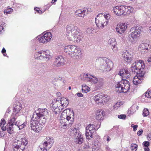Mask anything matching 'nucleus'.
Masks as SVG:
<instances>
[{
    "label": "nucleus",
    "mask_w": 151,
    "mask_h": 151,
    "mask_svg": "<svg viewBox=\"0 0 151 151\" xmlns=\"http://www.w3.org/2000/svg\"><path fill=\"white\" fill-rule=\"evenodd\" d=\"M48 114L47 109H42L41 112L34 113L30 121V126L32 130L36 133H39L44 127L46 122L47 115Z\"/></svg>",
    "instance_id": "nucleus-1"
},
{
    "label": "nucleus",
    "mask_w": 151,
    "mask_h": 151,
    "mask_svg": "<svg viewBox=\"0 0 151 151\" xmlns=\"http://www.w3.org/2000/svg\"><path fill=\"white\" fill-rule=\"evenodd\" d=\"M66 35L70 41L74 42H79L81 40V34L78 31V27L72 23L68 24Z\"/></svg>",
    "instance_id": "nucleus-2"
},
{
    "label": "nucleus",
    "mask_w": 151,
    "mask_h": 151,
    "mask_svg": "<svg viewBox=\"0 0 151 151\" xmlns=\"http://www.w3.org/2000/svg\"><path fill=\"white\" fill-rule=\"evenodd\" d=\"M96 61L98 63H101L100 65V69L103 72L109 71L114 66L113 62L106 58H99L96 59Z\"/></svg>",
    "instance_id": "nucleus-3"
},
{
    "label": "nucleus",
    "mask_w": 151,
    "mask_h": 151,
    "mask_svg": "<svg viewBox=\"0 0 151 151\" xmlns=\"http://www.w3.org/2000/svg\"><path fill=\"white\" fill-rule=\"evenodd\" d=\"M28 141L25 138L17 137L13 142V150L14 151H23Z\"/></svg>",
    "instance_id": "nucleus-4"
},
{
    "label": "nucleus",
    "mask_w": 151,
    "mask_h": 151,
    "mask_svg": "<svg viewBox=\"0 0 151 151\" xmlns=\"http://www.w3.org/2000/svg\"><path fill=\"white\" fill-rule=\"evenodd\" d=\"M142 31V27L139 25L136 26L131 28L130 33L127 37L128 42L131 44L134 42L140 36Z\"/></svg>",
    "instance_id": "nucleus-5"
},
{
    "label": "nucleus",
    "mask_w": 151,
    "mask_h": 151,
    "mask_svg": "<svg viewBox=\"0 0 151 151\" xmlns=\"http://www.w3.org/2000/svg\"><path fill=\"white\" fill-rule=\"evenodd\" d=\"M133 9L130 6H116L114 7V13L118 16H123L129 14Z\"/></svg>",
    "instance_id": "nucleus-6"
},
{
    "label": "nucleus",
    "mask_w": 151,
    "mask_h": 151,
    "mask_svg": "<svg viewBox=\"0 0 151 151\" xmlns=\"http://www.w3.org/2000/svg\"><path fill=\"white\" fill-rule=\"evenodd\" d=\"M64 52L69 55L74 59H78L80 58L81 54V51L77 49L75 45H68L64 47Z\"/></svg>",
    "instance_id": "nucleus-7"
},
{
    "label": "nucleus",
    "mask_w": 151,
    "mask_h": 151,
    "mask_svg": "<svg viewBox=\"0 0 151 151\" xmlns=\"http://www.w3.org/2000/svg\"><path fill=\"white\" fill-rule=\"evenodd\" d=\"M135 64L132 66L133 69L136 70L137 73L145 74L146 71L144 61L142 60H137L135 62Z\"/></svg>",
    "instance_id": "nucleus-8"
},
{
    "label": "nucleus",
    "mask_w": 151,
    "mask_h": 151,
    "mask_svg": "<svg viewBox=\"0 0 151 151\" xmlns=\"http://www.w3.org/2000/svg\"><path fill=\"white\" fill-rule=\"evenodd\" d=\"M108 21H106L104 18L102 14H99L95 18V22L98 27L99 29L103 28L106 25Z\"/></svg>",
    "instance_id": "nucleus-9"
},
{
    "label": "nucleus",
    "mask_w": 151,
    "mask_h": 151,
    "mask_svg": "<svg viewBox=\"0 0 151 151\" xmlns=\"http://www.w3.org/2000/svg\"><path fill=\"white\" fill-rule=\"evenodd\" d=\"M63 118H66L69 123L72 124L74 120L73 112L69 109H66L64 110L62 113Z\"/></svg>",
    "instance_id": "nucleus-10"
},
{
    "label": "nucleus",
    "mask_w": 151,
    "mask_h": 151,
    "mask_svg": "<svg viewBox=\"0 0 151 151\" xmlns=\"http://www.w3.org/2000/svg\"><path fill=\"white\" fill-rule=\"evenodd\" d=\"M61 107L60 100L54 99L51 105L52 109L53 112L56 114H59L62 110Z\"/></svg>",
    "instance_id": "nucleus-11"
},
{
    "label": "nucleus",
    "mask_w": 151,
    "mask_h": 151,
    "mask_svg": "<svg viewBox=\"0 0 151 151\" xmlns=\"http://www.w3.org/2000/svg\"><path fill=\"white\" fill-rule=\"evenodd\" d=\"M46 139L47 141L41 143L40 146L41 151H47L52 146L54 142V140L51 139L49 137H47Z\"/></svg>",
    "instance_id": "nucleus-12"
},
{
    "label": "nucleus",
    "mask_w": 151,
    "mask_h": 151,
    "mask_svg": "<svg viewBox=\"0 0 151 151\" xmlns=\"http://www.w3.org/2000/svg\"><path fill=\"white\" fill-rule=\"evenodd\" d=\"M52 37V35L50 32L45 33L42 36L39 37L37 40L40 42L42 43H47L49 42Z\"/></svg>",
    "instance_id": "nucleus-13"
},
{
    "label": "nucleus",
    "mask_w": 151,
    "mask_h": 151,
    "mask_svg": "<svg viewBox=\"0 0 151 151\" xmlns=\"http://www.w3.org/2000/svg\"><path fill=\"white\" fill-rule=\"evenodd\" d=\"M145 74L137 73L136 76L133 78V82L134 84L138 85L143 82Z\"/></svg>",
    "instance_id": "nucleus-14"
},
{
    "label": "nucleus",
    "mask_w": 151,
    "mask_h": 151,
    "mask_svg": "<svg viewBox=\"0 0 151 151\" xmlns=\"http://www.w3.org/2000/svg\"><path fill=\"white\" fill-rule=\"evenodd\" d=\"M127 25L128 24L125 23H122L117 24L116 28V31L120 34L124 33L127 29Z\"/></svg>",
    "instance_id": "nucleus-15"
},
{
    "label": "nucleus",
    "mask_w": 151,
    "mask_h": 151,
    "mask_svg": "<svg viewBox=\"0 0 151 151\" xmlns=\"http://www.w3.org/2000/svg\"><path fill=\"white\" fill-rule=\"evenodd\" d=\"M151 48V45L147 43H142L139 46V49L141 53L145 54L148 52Z\"/></svg>",
    "instance_id": "nucleus-16"
},
{
    "label": "nucleus",
    "mask_w": 151,
    "mask_h": 151,
    "mask_svg": "<svg viewBox=\"0 0 151 151\" xmlns=\"http://www.w3.org/2000/svg\"><path fill=\"white\" fill-rule=\"evenodd\" d=\"M64 58L62 56H60L56 58L53 64L56 67H59L63 65L64 64Z\"/></svg>",
    "instance_id": "nucleus-17"
},
{
    "label": "nucleus",
    "mask_w": 151,
    "mask_h": 151,
    "mask_svg": "<svg viewBox=\"0 0 151 151\" xmlns=\"http://www.w3.org/2000/svg\"><path fill=\"white\" fill-rule=\"evenodd\" d=\"M122 56L125 61L130 62L132 60L133 55L127 50L123 52Z\"/></svg>",
    "instance_id": "nucleus-18"
},
{
    "label": "nucleus",
    "mask_w": 151,
    "mask_h": 151,
    "mask_svg": "<svg viewBox=\"0 0 151 151\" xmlns=\"http://www.w3.org/2000/svg\"><path fill=\"white\" fill-rule=\"evenodd\" d=\"M119 74L124 79H128L130 76L129 72L127 69H122L119 71Z\"/></svg>",
    "instance_id": "nucleus-19"
},
{
    "label": "nucleus",
    "mask_w": 151,
    "mask_h": 151,
    "mask_svg": "<svg viewBox=\"0 0 151 151\" xmlns=\"http://www.w3.org/2000/svg\"><path fill=\"white\" fill-rule=\"evenodd\" d=\"M122 81L123 83L122 86L123 87V92L124 93H126L129 90L130 83L126 79H122Z\"/></svg>",
    "instance_id": "nucleus-20"
},
{
    "label": "nucleus",
    "mask_w": 151,
    "mask_h": 151,
    "mask_svg": "<svg viewBox=\"0 0 151 151\" xmlns=\"http://www.w3.org/2000/svg\"><path fill=\"white\" fill-rule=\"evenodd\" d=\"M69 121H67L66 118L63 117V116L61 115V119L60 120V124L63 127L64 129H66L67 126H68L70 124H71L69 123Z\"/></svg>",
    "instance_id": "nucleus-21"
},
{
    "label": "nucleus",
    "mask_w": 151,
    "mask_h": 151,
    "mask_svg": "<svg viewBox=\"0 0 151 151\" xmlns=\"http://www.w3.org/2000/svg\"><path fill=\"white\" fill-rule=\"evenodd\" d=\"M122 80L120 82H118L115 86V90L116 92L118 93H123V87L122 86Z\"/></svg>",
    "instance_id": "nucleus-22"
},
{
    "label": "nucleus",
    "mask_w": 151,
    "mask_h": 151,
    "mask_svg": "<svg viewBox=\"0 0 151 151\" xmlns=\"http://www.w3.org/2000/svg\"><path fill=\"white\" fill-rule=\"evenodd\" d=\"M96 119L97 120H103L105 115V112L102 110H98L96 112Z\"/></svg>",
    "instance_id": "nucleus-23"
},
{
    "label": "nucleus",
    "mask_w": 151,
    "mask_h": 151,
    "mask_svg": "<svg viewBox=\"0 0 151 151\" xmlns=\"http://www.w3.org/2000/svg\"><path fill=\"white\" fill-rule=\"evenodd\" d=\"M109 44L114 51L117 50V47L116 45V43L115 38L110 39L109 40Z\"/></svg>",
    "instance_id": "nucleus-24"
},
{
    "label": "nucleus",
    "mask_w": 151,
    "mask_h": 151,
    "mask_svg": "<svg viewBox=\"0 0 151 151\" xmlns=\"http://www.w3.org/2000/svg\"><path fill=\"white\" fill-rule=\"evenodd\" d=\"M83 141V136L81 133H78L77 137L74 139L75 142L76 144L81 145L82 144Z\"/></svg>",
    "instance_id": "nucleus-25"
},
{
    "label": "nucleus",
    "mask_w": 151,
    "mask_h": 151,
    "mask_svg": "<svg viewBox=\"0 0 151 151\" xmlns=\"http://www.w3.org/2000/svg\"><path fill=\"white\" fill-rule=\"evenodd\" d=\"M60 101L61 106L62 107L61 108H62V109L66 107L69 104L68 100L64 98H62Z\"/></svg>",
    "instance_id": "nucleus-26"
},
{
    "label": "nucleus",
    "mask_w": 151,
    "mask_h": 151,
    "mask_svg": "<svg viewBox=\"0 0 151 151\" xmlns=\"http://www.w3.org/2000/svg\"><path fill=\"white\" fill-rule=\"evenodd\" d=\"M42 55L43 60L45 58L47 60H48L51 58L50 52L48 50H47L45 51L42 50Z\"/></svg>",
    "instance_id": "nucleus-27"
},
{
    "label": "nucleus",
    "mask_w": 151,
    "mask_h": 151,
    "mask_svg": "<svg viewBox=\"0 0 151 151\" xmlns=\"http://www.w3.org/2000/svg\"><path fill=\"white\" fill-rule=\"evenodd\" d=\"M102 96L101 94H98L95 96L94 97V100L98 104L102 103Z\"/></svg>",
    "instance_id": "nucleus-28"
},
{
    "label": "nucleus",
    "mask_w": 151,
    "mask_h": 151,
    "mask_svg": "<svg viewBox=\"0 0 151 151\" xmlns=\"http://www.w3.org/2000/svg\"><path fill=\"white\" fill-rule=\"evenodd\" d=\"M86 130L91 132L93 133L94 132L93 131L96 130L95 126L94 125L91 124L88 125L86 127Z\"/></svg>",
    "instance_id": "nucleus-29"
},
{
    "label": "nucleus",
    "mask_w": 151,
    "mask_h": 151,
    "mask_svg": "<svg viewBox=\"0 0 151 151\" xmlns=\"http://www.w3.org/2000/svg\"><path fill=\"white\" fill-rule=\"evenodd\" d=\"M22 109L21 105L20 103L19 105L16 106L13 109V112L15 114L18 113Z\"/></svg>",
    "instance_id": "nucleus-30"
},
{
    "label": "nucleus",
    "mask_w": 151,
    "mask_h": 151,
    "mask_svg": "<svg viewBox=\"0 0 151 151\" xmlns=\"http://www.w3.org/2000/svg\"><path fill=\"white\" fill-rule=\"evenodd\" d=\"M89 76V78L88 81L94 84L96 83L97 82L98 80L96 78L91 75Z\"/></svg>",
    "instance_id": "nucleus-31"
},
{
    "label": "nucleus",
    "mask_w": 151,
    "mask_h": 151,
    "mask_svg": "<svg viewBox=\"0 0 151 151\" xmlns=\"http://www.w3.org/2000/svg\"><path fill=\"white\" fill-rule=\"evenodd\" d=\"M42 50L36 52L35 55V58L38 59L39 60H43L42 56Z\"/></svg>",
    "instance_id": "nucleus-32"
},
{
    "label": "nucleus",
    "mask_w": 151,
    "mask_h": 151,
    "mask_svg": "<svg viewBox=\"0 0 151 151\" xmlns=\"http://www.w3.org/2000/svg\"><path fill=\"white\" fill-rule=\"evenodd\" d=\"M102 96V103L104 104L108 101L109 99V97L104 94H101Z\"/></svg>",
    "instance_id": "nucleus-33"
},
{
    "label": "nucleus",
    "mask_w": 151,
    "mask_h": 151,
    "mask_svg": "<svg viewBox=\"0 0 151 151\" xmlns=\"http://www.w3.org/2000/svg\"><path fill=\"white\" fill-rule=\"evenodd\" d=\"M75 14L76 15L80 17H83L85 13L84 12V10L82 11L81 9H78L75 12Z\"/></svg>",
    "instance_id": "nucleus-34"
},
{
    "label": "nucleus",
    "mask_w": 151,
    "mask_h": 151,
    "mask_svg": "<svg viewBox=\"0 0 151 151\" xmlns=\"http://www.w3.org/2000/svg\"><path fill=\"white\" fill-rule=\"evenodd\" d=\"M6 122L4 119H1V122H0V127H1V129L3 131H6V126H4V125L6 124Z\"/></svg>",
    "instance_id": "nucleus-35"
},
{
    "label": "nucleus",
    "mask_w": 151,
    "mask_h": 151,
    "mask_svg": "<svg viewBox=\"0 0 151 151\" xmlns=\"http://www.w3.org/2000/svg\"><path fill=\"white\" fill-rule=\"evenodd\" d=\"M82 92L84 93H87L90 90V88L85 84L82 86Z\"/></svg>",
    "instance_id": "nucleus-36"
},
{
    "label": "nucleus",
    "mask_w": 151,
    "mask_h": 151,
    "mask_svg": "<svg viewBox=\"0 0 151 151\" xmlns=\"http://www.w3.org/2000/svg\"><path fill=\"white\" fill-rule=\"evenodd\" d=\"M13 11V9L10 8L9 6L7 7L6 9L4 10V13L6 14H11Z\"/></svg>",
    "instance_id": "nucleus-37"
},
{
    "label": "nucleus",
    "mask_w": 151,
    "mask_h": 151,
    "mask_svg": "<svg viewBox=\"0 0 151 151\" xmlns=\"http://www.w3.org/2000/svg\"><path fill=\"white\" fill-rule=\"evenodd\" d=\"M90 74L84 73L83 75H81V79L84 81H88L89 76Z\"/></svg>",
    "instance_id": "nucleus-38"
},
{
    "label": "nucleus",
    "mask_w": 151,
    "mask_h": 151,
    "mask_svg": "<svg viewBox=\"0 0 151 151\" xmlns=\"http://www.w3.org/2000/svg\"><path fill=\"white\" fill-rule=\"evenodd\" d=\"M92 132H89L87 130H86V136L87 139H90L91 138L93 137H92Z\"/></svg>",
    "instance_id": "nucleus-39"
},
{
    "label": "nucleus",
    "mask_w": 151,
    "mask_h": 151,
    "mask_svg": "<svg viewBox=\"0 0 151 151\" xmlns=\"http://www.w3.org/2000/svg\"><path fill=\"white\" fill-rule=\"evenodd\" d=\"M6 25L4 23H2L1 24L0 26V34H3L4 32V29Z\"/></svg>",
    "instance_id": "nucleus-40"
},
{
    "label": "nucleus",
    "mask_w": 151,
    "mask_h": 151,
    "mask_svg": "<svg viewBox=\"0 0 151 151\" xmlns=\"http://www.w3.org/2000/svg\"><path fill=\"white\" fill-rule=\"evenodd\" d=\"M138 145L132 143L131 144V148L132 151H136L137 149Z\"/></svg>",
    "instance_id": "nucleus-41"
},
{
    "label": "nucleus",
    "mask_w": 151,
    "mask_h": 151,
    "mask_svg": "<svg viewBox=\"0 0 151 151\" xmlns=\"http://www.w3.org/2000/svg\"><path fill=\"white\" fill-rule=\"evenodd\" d=\"M13 125L9 124V127L7 128V131L10 134H11L13 133Z\"/></svg>",
    "instance_id": "nucleus-42"
},
{
    "label": "nucleus",
    "mask_w": 151,
    "mask_h": 151,
    "mask_svg": "<svg viewBox=\"0 0 151 151\" xmlns=\"http://www.w3.org/2000/svg\"><path fill=\"white\" fill-rule=\"evenodd\" d=\"M149 114V112L148 109L145 108L143 111L142 115L144 117L147 116Z\"/></svg>",
    "instance_id": "nucleus-43"
},
{
    "label": "nucleus",
    "mask_w": 151,
    "mask_h": 151,
    "mask_svg": "<svg viewBox=\"0 0 151 151\" xmlns=\"http://www.w3.org/2000/svg\"><path fill=\"white\" fill-rule=\"evenodd\" d=\"M145 96L146 97L148 98L151 97V89L150 90L148 89L145 92Z\"/></svg>",
    "instance_id": "nucleus-44"
},
{
    "label": "nucleus",
    "mask_w": 151,
    "mask_h": 151,
    "mask_svg": "<svg viewBox=\"0 0 151 151\" xmlns=\"http://www.w3.org/2000/svg\"><path fill=\"white\" fill-rule=\"evenodd\" d=\"M122 105V102H118L116 103L114 106V108L115 109H117Z\"/></svg>",
    "instance_id": "nucleus-45"
},
{
    "label": "nucleus",
    "mask_w": 151,
    "mask_h": 151,
    "mask_svg": "<svg viewBox=\"0 0 151 151\" xmlns=\"http://www.w3.org/2000/svg\"><path fill=\"white\" fill-rule=\"evenodd\" d=\"M103 16L105 19L106 20V21H107L109 20L111 17L109 13L106 14H104V15H103Z\"/></svg>",
    "instance_id": "nucleus-46"
},
{
    "label": "nucleus",
    "mask_w": 151,
    "mask_h": 151,
    "mask_svg": "<svg viewBox=\"0 0 151 151\" xmlns=\"http://www.w3.org/2000/svg\"><path fill=\"white\" fill-rule=\"evenodd\" d=\"M86 32L88 34L93 33L94 32V29L92 28H88L86 30Z\"/></svg>",
    "instance_id": "nucleus-47"
},
{
    "label": "nucleus",
    "mask_w": 151,
    "mask_h": 151,
    "mask_svg": "<svg viewBox=\"0 0 151 151\" xmlns=\"http://www.w3.org/2000/svg\"><path fill=\"white\" fill-rule=\"evenodd\" d=\"M16 120V119L14 117H12V118L9 121L8 124H9L11 125H14V122Z\"/></svg>",
    "instance_id": "nucleus-48"
},
{
    "label": "nucleus",
    "mask_w": 151,
    "mask_h": 151,
    "mask_svg": "<svg viewBox=\"0 0 151 151\" xmlns=\"http://www.w3.org/2000/svg\"><path fill=\"white\" fill-rule=\"evenodd\" d=\"M93 145L94 146L98 147L100 146V143L99 142V141L97 140L94 141Z\"/></svg>",
    "instance_id": "nucleus-49"
},
{
    "label": "nucleus",
    "mask_w": 151,
    "mask_h": 151,
    "mask_svg": "<svg viewBox=\"0 0 151 151\" xmlns=\"http://www.w3.org/2000/svg\"><path fill=\"white\" fill-rule=\"evenodd\" d=\"M27 124V122L26 121L24 122L22 124L21 126L19 127V129L20 130L23 128L25 127L26 126V125Z\"/></svg>",
    "instance_id": "nucleus-50"
},
{
    "label": "nucleus",
    "mask_w": 151,
    "mask_h": 151,
    "mask_svg": "<svg viewBox=\"0 0 151 151\" xmlns=\"http://www.w3.org/2000/svg\"><path fill=\"white\" fill-rule=\"evenodd\" d=\"M34 10L35 11H36L40 14H41L43 13L42 11L40 10V9L39 8L37 7H35L34 8Z\"/></svg>",
    "instance_id": "nucleus-51"
},
{
    "label": "nucleus",
    "mask_w": 151,
    "mask_h": 151,
    "mask_svg": "<svg viewBox=\"0 0 151 151\" xmlns=\"http://www.w3.org/2000/svg\"><path fill=\"white\" fill-rule=\"evenodd\" d=\"M126 116L125 114H121L118 115V117L120 119H124L126 118Z\"/></svg>",
    "instance_id": "nucleus-52"
},
{
    "label": "nucleus",
    "mask_w": 151,
    "mask_h": 151,
    "mask_svg": "<svg viewBox=\"0 0 151 151\" xmlns=\"http://www.w3.org/2000/svg\"><path fill=\"white\" fill-rule=\"evenodd\" d=\"M142 145L144 147H148L150 145V143L148 141H145L143 143Z\"/></svg>",
    "instance_id": "nucleus-53"
},
{
    "label": "nucleus",
    "mask_w": 151,
    "mask_h": 151,
    "mask_svg": "<svg viewBox=\"0 0 151 151\" xmlns=\"http://www.w3.org/2000/svg\"><path fill=\"white\" fill-rule=\"evenodd\" d=\"M23 122H23L21 121L19 122H16L15 123V125H17L18 127H19V126H21Z\"/></svg>",
    "instance_id": "nucleus-54"
},
{
    "label": "nucleus",
    "mask_w": 151,
    "mask_h": 151,
    "mask_svg": "<svg viewBox=\"0 0 151 151\" xmlns=\"http://www.w3.org/2000/svg\"><path fill=\"white\" fill-rule=\"evenodd\" d=\"M131 127L133 128V131L135 132L137 130V128L138 127V125H135L134 124H132Z\"/></svg>",
    "instance_id": "nucleus-55"
},
{
    "label": "nucleus",
    "mask_w": 151,
    "mask_h": 151,
    "mask_svg": "<svg viewBox=\"0 0 151 151\" xmlns=\"http://www.w3.org/2000/svg\"><path fill=\"white\" fill-rule=\"evenodd\" d=\"M143 132V130H139L137 132V134L138 136H140L142 134Z\"/></svg>",
    "instance_id": "nucleus-56"
},
{
    "label": "nucleus",
    "mask_w": 151,
    "mask_h": 151,
    "mask_svg": "<svg viewBox=\"0 0 151 151\" xmlns=\"http://www.w3.org/2000/svg\"><path fill=\"white\" fill-rule=\"evenodd\" d=\"M1 52L3 54L4 56H6V55L4 54L5 53H6V50L4 48V47L3 48L1 51Z\"/></svg>",
    "instance_id": "nucleus-57"
},
{
    "label": "nucleus",
    "mask_w": 151,
    "mask_h": 151,
    "mask_svg": "<svg viewBox=\"0 0 151 151\" xmlns=\"http://www.w3.org/2000/svg\"><path fill=\"white\" fill-rule=\"evenodd\" d=\"M77 96L78 97H82L83 96V95L81 93H78Z\"/></svg>",
    "instance_id": "nucleus-58"
},
{
    "label": "nucleus",
    "mask_w": 151,
    "mask_h": 151,
    "mask_svg": "<svg viewBox=\"0 0 151 151\" xmlns=\"http://www.w3.org/2000/svg\"><path fill=\"white\" fill-rule=\"evenodd\" d=\"M144 151H149L150 149L148 147H145L144 148Z\"/></svg>",
    "instance_id": "nucleus-59"
},
{
    "label": "nucleus",
    "mask_w": 151,
    "mask_h": 151,
    "mask_svg": "<svg viewBox=\"0 0 151 151\" xmlns=\"http://www.w3.org/2000/svg\"><path fill=\"white\" fill-rule=\"evenodd\" d=\"M4 135L3 132H0V136L3 137Z\"/></svg>",
    "instance_id": "nucleus-60"
},
{
    "label": "nucleus",
    "mask_w": 151,
    "mask_h": 151,
    "mask_svg": "<svg viewBox=\"0 0 151 151\" xmlns=\"http://www.w3.org/2000/svg\"><path fill=\"white\" fill-rule=\"evenodd\" d=\"M147 137L149 139H151V132L148 134Z\"/></svg>",
    "instance_id": "nucleus-61"
},
{
    "label": "nucleus",
    "mask_w": 151,
    "mask_h": 151,
    "mask_svg": "<svg viewBox=\"0 0 151 151\" xmlns=\"http://www.w3.org/2000/svg\"><path fill=\"white\" fill-rule=\"evenodd\" d=\"M111 140V139L110 138V137L109 136H108L107 137V138L106 139V141L107 142H109Z\"/></svg>",
    "instance_id": "nucleus-62"
},
{
    "label": "nucleus",
    "mask_w": 151,
    "mask_h": 151,
    "mask_svg": "<svg viewBox=\"0 0 151 151\" xmlns=\"http://www.w3.org/2000/svg\"><path fill=\"white\" fill-rule=\"evenodd\" d=\"M147 61L148 62H151V56L149 57L148 58Z\"/></svg>",
    "instance_id": "nucleus-63"
},
{
    "label": "nucleus",
    "mask_w": 151,
    "mask_h": 151,
    "mask_svg": "<svg viewBox=\"0 0 151 151\" xmlns=\"http://www.w3.org/2000/svg\"><path fill=\"white\" fill-rule=\"evenodd\" d=\"M57 0H52L51 2L52 3L54 4L55 2Z\"/></svg>",
    "instance_id": "nucleus-64"
}]
</instances>
